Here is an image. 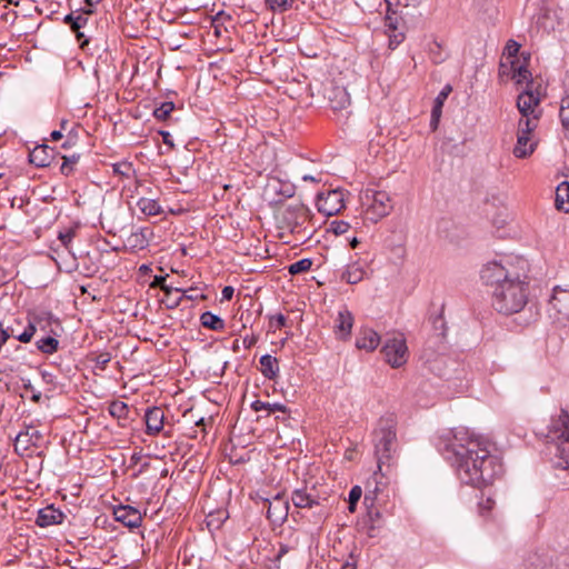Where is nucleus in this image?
<instances>
[{
    "instance_id": "f257e3e1",
    "label": "nucleus",
    "mask_w": 569,
    "mask_h": 569,
    "mask_svg": "<svg viewBox=\"0 0 569 569\" xmlns=\"http://www.w3.org/2000/svg\"><path fill=\"white\" fill-rule=\"evenodd\" d=\"M451 433L446 455L461 482L472 487L487 486L502 473V463L491 453L493 445L487 438L466 427H457Z\"/></svg>"
},
{
    "instance_id": "f03ea898",
    "label": "nucleus",
    "mask_w": 569,
    "mask_h": 569,
    "mask_svg": "<svg viewBox=\"0 0 569 569\" xmlns=\"http://www.w3.org/2000/svg\"><path fill=\"white\" fill-rule=\"evenodd\" d=\"M529 287L519 276L492 290V307L503 315L521 311L528 302Z\"/></svg>"
},
{
    "instance_id": "7ed1b4c3",
    "label": "nucleus",
    "mask_w": 569,
    "mask_h": 569,
    "mask_svg": "<svg viewBox=\"0 0 569 569\" xmlns=\"http://www.w3.org/2000/svg\"><path fill=\"white\" fill-rule=\"evenodd\" d=\"M396 426L397 422L393 416L382 417L373 432L375 455L379 472H382L385 465L389 466L392 453L396 450Z\"/></svg>"
},
{
    "instance_id": "20e7f679",
    "label": "nucleus",
    "mask_w": 569,
    "mask_h": 569,
    "mask_svg": "<svg viewBox=\"0 0 569 569\" xmlns=\"http://www.w3.org/2000/svg\"><path fill=\"white\" fill-rule=\"evenodd\" d=\"M311 218L312 213L307 206L302 203L289 204L281 214V224L292 234L299 236V240H306L313 232V229L307 226Z\"/></svg>"
},
{
    "instance_id": "39448f33",
    "label": "nucleus",
    "mask_w": 569,
    "mask_h": 569,
    "mask_svg": "<svg viewBox=\"0 0 569 569\" xmlns=\"http://www.w3.org/2000/svg\"><path fill=\"white\" fill-rule=\"evenodd\" d=\"M360 201L363 219L372 223L378 222L392 210L391 199L385 191L367 190L360 196Z\"/></svg>"
},
{
    "instance_id": "423d86ee",
    "label": "nucleus",
    "mask_w": 569,
    "mask_h": 569,
    "mask_svg": "<svg viewBox=\"0 0 569 569\" xmlns=\"http://www.w3.org/2000/svg\"><path fill=\"white\" fill-rule=\"evenodd\" d=\"M381 352L385 360L392 368H400L407 363L409 358V351L406 343V339L402 336L387 339L382 346Z\"/></svg>"
},
{
    "instance_id": "0eeeda50",
    "label": "nucleus",
    "mask_w": 569,
    "mask_h": 569,
    "mask_svg": "<svg viewBox=\"0 0 569 569\" xmlns=\"http://www.w3.org/2000/svg\"><path fill=\"white\" fill-rule=\"evenodd\" d=\"M515 278L516 276H513L505 264L496 260L485 264L481 270V279L487 286H491L493 289Z\"/></svg>"
},
{
    "instance_id": "6e6552de",
    "label": "nucleus",
    "mask_w": 569,
    "mask_h": 569,
    "mask_svg": "<svg viewBox=\"0 0 569 569\" xmlns=\"http://www.w3.org/2000/svg\"><path fill=\"white\" fill-rule=\"evenodd\" d=\"M318 211L325 216H335L345 208V194L340 189H335L325 193H319L317 199Z\"/></svg>"
},
{
    "instance_id": "1a4fd4ad",
    "label": "nucleus",
    "mask_w": 569,
    "mask_h": 569,
    "mask_svg": "<svg viewBox=\"0 0 569 569\" xmlns=\"http://www.w3.org/2000/svg\"><path fill=\"white\" fill-rule=\"evenodd\" d=\"M548 311L556 321L569 320V290L555 288Z\"/></svg>"
},
{
    "instance_id": "9d476101",
    "label": "nucleus",
    "mask_w": 569,
    "mask_h": 569,
    "mask_svg": "<svg viewBox=\"0 0 569 569\" xmlns=\"http://www.w3.org/2000/svg\"><path fill=\"white\" fill-rule=\"evenodd\" d=\"M42 435L36 428L29 426L26 430L20 431L14 440V450L19 455H23L31 447H39Z\"/></svg>"
},
{
    "instance_id": "9b49d317",
    "label": "nucleus",
    "mask_w": 569,
    "mask_h": 569,
    "mask_svg": "<svg viewBox=\"0 0 569 569\" xmlns=\"http://www.w3.org/2000/svg\"><path fill=\"white\" fill-rule=\"evenodd\" d=\"M539 103V93H535L529 87L517 99V108L521 116L541 114Z\"/></svg>"
},
{
    "instance_id": "f8f14e48",
    "label": "nucleus",
    "mask_w": 569,
    "mask_h": 569,
    "mask_svg": "<svg viewBox=\"0 0 569 569\" xmlns=\"http://www.w3.org/2000/svg\"><path fill=\"white\" fill-rule=\"evenodd\" d=\"M268 503L267 518L274 523H282L289 512V501L278 493L272 500L266 499Z\"/></svg>"
},
{
    "instance_id": "ddd939ff",
    "label": "nucleus",
    "mask_w": 569,
    "mask_h": 569,
    "mask_svg": "<svg viewBox=\"0 0 569 569\" xmlns=\"http://www.w3.org/2000/svg\"><path fill=\"white\" fill-rule=\"evenodd\" d=\"M326 98L332 110H343L350 106V96L345 87L330 86L326 89Z\"/></svg>"
},
{
    "instance_id": "4468645a",
    "label": "nucleus",
    "mask_w": 569,
    "mask_h": 569,
    "mask_svg": "<svg viewBox=\"0 0 569 569\" xmlns=\"http://www.w3.org/2000/svg\"><path fill=\"white\" fill-rule=\"evenodd\" d=\"M114 519L128 528H138L142 522L140 511L131 506H118L113 510Z\"/></svg>"
},
{
    "instance_id": "2eb2a0df",
    "label": "nucleus",
    "mask_w": 569,
    "mask_h": 569,
    "mask_svg": "<svg viewBox=\"0 0 569 569\" xmlns=\"http://www.w3.org/2000/svg\"><path fill=\"white\" fill-rule=\"evenodd\" d=\"M291 501L296 508L300 509H311L319 506V499L315 495V489H308L307 487L293 490Z\"/></svg>"
},
{
    "instance_id": "dca6fc26",
    "label": "nucleus",
    "mask_w": 569,
    "mask_h": 569,
    "mask_svg": "<svg viewBox=\"0 0 569 569\" xmlns=\"http://www.w3.org/2000/svg\"><path fill=\"white\" fill-rule=\"evenodd\" d=\"M353 327V316L348 309L339 311L335 323V333L341 340H347Z\"/></svg>"
},
{
    "instance_id": "f3484780",
    "label": "nucleus",
    "mask_w": 569,
    "mask_h": 569,
    "mask_svg": "<svg viewBox=\"0 0 569 569\" xmlns=\"http://www.w3.org/2000/svg\"><path fill=\"white\" fill-rule=\"evenodd\" d=\"M147 433L157 435L163 428L164 413L161 408L152 407L146 411L144 415Z\"/></svg>"
},
{
    "instance_id": "a211bd4d",
    "label": "nucleus",
    "mask_w": 569,
    "mask_h": 569,
    "mask_svg": "<svg viewBox=\"0 0 569 569\" xmlns=\"http://www.w3.org/2000/svg\"><path fill=\"white\" fill-rule=\"evenodd\" d=\"M380 342V336L370 328H361L357 339L356 347L366 351H373Z\"/></svg>"
},
{
    "instance_id": "6ab92c4d",
    "label": "nucleus",
    "mask_w": 569,
    "mask_h": 569,
    "mask_svg": "<svg viewBox=\"0 0 569 569\" xmlns=\"http://www.w3.org/2000/svg\"><path fill=\"white\" fill-rule=\"evenodd\" d=\"M63 520V513L54 508L53 506H48L38 511V516L36 519V523L39 527H49L52 525L61 523Z\"/></svg>"
},
{
    "instance_id": "aec40b11",
    "label": "nucleus",
    "mask_w": 569,
    "mask_h": 569,
    "mask_svg": "<svg viewBox=\"0 0 569 569\" xmlns=\"http://www.w3.org/2000/svg\"><path fill=\"white\" fill-rule=\"evenodd\" d=\"M91 13V9H80L76 11L74 33L77 40L80 42L81 49H84V47L89 43V39L84 36V33L81 30L87 27L89 22V16Z\"/></svg>"
},
{
    "instance_id": "412c9836",
    "label": "nucleus",
    "mask_w": 569,
    "mask_h": 569,
    "mask_svg": "<svg viewBox=\"0 0 569 569\" xmlns=\"http://www.w3.org/2000/svg\"><path fill=\"white\" fill-rule=\"evenodd\" d=\"M532 136L517 133V144L513 148V154L517 158L523 159L529 157L533 151L536 143L531 141Z\"/></svg>"
},
{
    "instance_id": "4be33fe9",
    "label": "nucleus",
    "mask_w": 569,
    "mask_h": 569,
    "mask_svg": "<svg viewBox=\"0 0 569 569\" xmlns=\"http://www.w3.org/2000/svg\"><path fill=\"white\" fill-rule=\"evenodd\" d=\"M450 92H451V87L449 84H447L438 93V96L436 97V99L433 101V107L431 110V121H430V126L432 127L433 130H436L438 127V123H439V120H440V117L442 113L443 103L447 100Z\"/></svg>"
},
{
    "instance_id": "5701e85b",
    "label": "nucleus",
    "mask_w": 569,
    "mask_h": 569,
    "mask_svg": "<svg viewBox=\"0 0 569 569\" xmlns=\"http://www.w3.org/2000/svg\"><path fill=\"white\" fill-rule=\"evenodd\" d=\"M260 371L269 380H274L279 375V361L271 355H263L260 358Z\"/></svg>"
},
{
    "instance_id": "b1692460",
    "label": "nucleus",
    "mask_w": 569,
    "mask_h": 569,
    "mask_svg": "<svg viewBox=\"0 0 569 569\" xmlns=\"http://www.w3.org/2000/svg\"><path fill=\"white\" fill-rule=\"evenodd\" d=\"M51 158V150L46 144L36 147L29 154L30 162L37 167L49 166Z\"/></svg>"
},
{
    "instance_id": "393cba45",
    "label": "nucleus",
    "mask_w": 569,
    "mask_h": 569,
    "mask_svg": "<svg viewBox=\"0 0 569 569\" xmlns=\"http://www.w3.org/2000/svg\"><path fill=\"white\" fill-rule=\"evenodd\" d=\"M366 271L360 262L349 263L342 273V279L350 284L359 283L365 278Z\"/></svg>"
},
{
    "instance_id": "a878e982",
    "label": "nucleus",
    "mask_w": 569,
    "mask_h": 569,
    "mask_svg": "<svg viewBox=\"0 0 569 569\" xmlns=\"http://www.w3.org/2000/svg\"><path fill=\"white\" fill-rule=\"evenodd\" d=\"M556 208L563 212H569V182H561L556 190Z\"/></svg>"
},
{
    "instance_id": "bb28decb",
    "label": "nucleus",
    "mask_w": 569,
    "mask_h": 569,
    "mask_svg": "<svg viewBox=\"0 0 569 569\" xmlns=\"http://www.w3.org/2000/svg\"><path fill=\"white\" fill-rule=\"evenodd\" d=\"M200 322L202 327L213 331H222L226 327L224 320L210 311L200 316Z\"/></svg>"
},
{
    "instance_id": "cd10ccee",
    "label": "nucleus",
    "mask_w": 569,
    "mask_h": 569,
    "mask_svg": "<svg viewBox=\"0 0 569 569\" xmlns=\"http://www.w3.org/2000/svg\"><path fill=\"white\" fill-rule=\"evenodd\" d=\"M541 114L521 116L518 123V132L532 136L539 123Z\"/></svg>"
},
{
    "instance_id": "c85d7f7f",
    "label": "nucleus",
    "mask_w": 569,
    "mask_h": 569,
    "mask_svg": "<svg viewBox=\"0 0 569 569\" xmlns=\"http://www.w3.org/2000/svg\"><path fill=\"white\" fill-rule=\"evenodd\" d=\"M137 207L147 216H157L162 212L161 206L153 199L141 198L138 200Z\"/></svg>"
},
{
    "instance_id": "c756f323",
    "label": "nucleus",
    "mask_w": 569,
    "mask_h": 569,
    "mask_svg": "<svg viewBox=\"0 0 569 569\" xmlns=\"http://www.w3.org/2000/svg\"><path fill=\"white\" fill-rule=\"evenodd\" d=\"M251 408L253 411L258 412V411H261V410H266L268 411V416L270 413H273V412H287V407L282 403H278V402H274V403H270V402H264V401H261V400H256L251 403Z\"/></svg>"
},
{
    "instance_id": "7c9ffc66",
    "label": "nucleus",
    "mask_w": 569,
    "mask_h": 569,
    "mask_svg": "<svg viewBox=\"0 0 569 569\" xmlns=\"http://www.w3.org/2000/svg\"><path fill=\"white\" fill-rule=\"evenodd\" d=\"M511 69L513 71V79L518 83L528 82L531 78V72L527 69V67L520 61L515 60L511 62Z\"/></svg>"
},
{
    "instance_id": "2f4dec72",
    "label": "nucleus",
    "mask_w": 569,
    "mask_h": 569,
    "mask_svg": "<svg viewBox=\"0 0 569 569\" xmlns=\"http://www.w3.org/2000/svg\"><path fill=\"white\" fill-rule=\"evenodd\" d=\"M109 413L119 420L127 419L129 413V407L126 402L114 400L109 406Z\"/></svg>"
},
{
    "instance_id": "473e14b6",
    "label": "nucleus",
    "mask_w": 569,
    "mask_h": 569,
    "mask_svg": "<svg viewBox=\"0 0 569 569\" xmlns=\"http://www.w3.org/2000/svg\"><path fill=\"white\" fill-rule=\"evenodd\" d=\"M59 341L53 337H44L37 341V348L47 355H51L58 350Z\"/></svg>"
},
{
    "instance_id": "72a5a7b5",
    "label": "nucleus",
    "mask_w": 569,
    "mask_h": 569,
    "mask_svg": "<svg viewBox=\"0 0 569 569\" xmlns=\"http://www.w3.org/2000/svg\"><path fill=\"white\" fill-rule=\"evenodd\" d=\"M264 3L273 12H284L291 9L293 0H264Z\"/></svg>"
},
{
    "instance_id": "f704fd0d",
    "label": "nucleus",
    "mask_w": 569,
    "mask_h": 569,
    "mask_svg": "<svg viewBox=\"0 0 569 569\" xmlns=\"http://www.w3.org/2000/svg\"><path fill=\"white\" fill-rule=\"evenodd\" d=\"M559 118L565 130L569 132V96L561 99Z\"/></svg>"
},
{
    "instance_id": "c9c22d12",
    "label": "nucleus",
    "mask_w": 569,
    "mask_h": 569,
    "mask_svg": "<svg viewBox=\"0 0 569 569\" xmlns=\"http://www.w3.org/2000/svg\"><path fill=\"white\" fill-rule=\"evenodd\" d=\"M173 110H174V103L167 101V102H163L160 107L154 109L153 116L158 120H166L169 118L170 113Z\"/></svg>"
},
{
    "instance_id": "e433bc0d",
    "label": "nucleus",
    "mask_w": 569,
    "mask_h": 569,
    "mask_svg": "<svg viewBox=\"0 0 569 569\" xmlns=\"http://www.w3.org/2000/svg\"><path fill=\"white\" fill-rule=\"evenodd\" d=\"M311 266H312V261L310 259L305 258L297 262L291 263L289 266L288 270H289V273H291V274H299V273L310 270Z\"/></svg>"
},
{
    "instance_id": "4c0bfd02",
    "label": "nucleus",
    "mask_w": 569,
    "mask_h": 569,
    "mask_svg": "<svg viewBox=\"0 0 569 569\" xmlns=\"http://www.w3.org/2000/svg\"><path fill=\"white\" fill-rule=\"evenodd\" d=\"M128 242L133 248L143 249L148 246V240L142 231L133 232L128 238Z\"/></svg>"
},
{
    "instance_id": "58836bf2",
    "label": "nucleus",
    "mask_w": 569,
    "mask_h": 569,
    "mask_svg": "<svg viewBox=\"0 0 569 569\" xmlns=\"http://www.w3.org/2000/svg\"><path fill=\"white\" fill-rule=\"evenodd\" d=\"M350 229V223L343 220H333L329 224V231L336 236L345 234Z\"/></svg>"
},
{
    "instance_id": "ea45409f",
    "label": "nucleus",
    "mask_w": 569,
    "mask_h": 569,
    "mask_svg": "<svg viewBox=\"0 0 569 569\" xmlns=\"http://www.w3.org/2000/svg\"><path fill=\"white\" fill-rule=\"evenodd\" d=\"M495 505H496L495 499L491 496H487L486 499H481L479 501V505H478L479 513L482 517H489L490 511L493 509Z\"/></svg>"
},
{
    "instance_id": "a19ab883",
    "label": "nucleus",
    "mask_w": 569,
    "mask_h": 569,
    "mask_svg": "<svg viewBox=\"0 0 569 569\" xmlns=\"http://www.w3.org/2000/svg\"><path fill=\"white\" fill-rule=\"evenodd\" d=\"M79 160V156L77 154H72V156H64L63 157V163L61 164V172L66 176L70 174V172L72 171L73 169V164L77 163V161Z\"/></svg>"
},
{
    "instance_id": "79ce46f5",
    "label": "nucleus",
    "mask_w": 569,
    "mask_h": 569,
    "mask_svg": "<svg viewBox=\"0 0 569 569\" xmlns=\"http://www.w3.org/2000/svg\"><path fill=\"white\" fill-rule=\"evenodd\" d=\"M399 17L396 12L387 13L385 18V27L387 28V32H395L398 30Z\"/></svg>"
},
{
    "instance_id": "37998d69",
    "label": "nucleus",
    "mask_w": 569,
    "mask_h": 569,
    "mask_svg": "<svg viewBox=\"0 0 569 569\" xmlns=\"http://www.w3.org/2000/svg\"><path fill=\"white\" fill-rule=\"evenodd\" d=\"M389 36V47L396 48L398 44H400L403 39L405 34L402 32H388Z\"/></svg>"
},
{
    "instance_id": "c03bdc74",
    "label": "nucleus",
    "mask_w": 569,
    "mask_h": 569,
    "mask_svg": "<svg viewBox=\"0 0 569 569\" xmlns=\"http://www.w3.org/2000/svg\"><path fill=\"white\" fill-rule=\"evenodd\" d=\"M362 495V489L360 486H353L349 492L348 502L350 505L358 503Z\"/></svg>"
},
{
    "instance_id": "a18cd8bd",
    "label": "nucleus",
    "mask_w": 569,
    "mask_h": 569,
    "mask_svg": "<svg viewBox=\"0 0 569 569\" xmlns=\"http://www.w3.org/2000/svg\"><path fill=\"white\" fill-rule=\"evenodd\" d=\"M111 356L108 352H103L97 356L96 366L100 369H104L107 365L110 362Z\"/></svg>"
},
{
    "instance_id": "49530a36",
    "label": "nucleus",
    "mask_w": 569,
    "mask_h": 569,
    "mask_svg": "<svg viewBox=\"0 0 569 569\" xmlns=\"http://www.w3.org/2000/svg\"><path fill=\"white\" fill-rule=\"evenodd\" d=\"M519 43L516 42L515 40H509L506 46V50L508 51L509 56H516L517 52L519 51Z\"/></svg>"
},
{
    "instance_id": "de8ad7c7",
    "label": "nucleus",
    "mask_w": 569,
    "mask_h": 569,
    "mask_svg": "<svg viewBox=\"0 0 569 569\" xmlns=\"http://www.w3.org/2000/svg\"><path fill=\"white\" fill-rule=\"evenodd\" d=\"M258 341V337L254 336V335H251V336H246L243 339H242V345L244 347V349H250L252 346H254Z\"/></svg>"
},
{
    "instance_id": "09e8293b",
    "label": "nucleus",
    "mask_w": 569,
    "mask_h": 569,
    "mask_svg": "<svg viewBox=\"0 0 569 569\" xmlns=\"http://www.w3.org/2000/svg\"><path fill=\"white\" fill-rule=\"evenodd\" d=\"M159 134L162 137V141L164 144H167L171 149L174 148V143H173L170 132L161 130V131H159Z\"/></svg>"
},
{
    "instance_id": "8fccbe9b",
    "label": "nucleus",
    "mask_w": 569,
    "mask_h": 569,
    "mask_svg": "<svg viewBox=\"0 0 569 569\" xmlns=\"http://www.w3.org/2000/svg\"><path fill=\"white\" fill-rule=\"evenodd\" d=\"M272 320L276 322L278 329L282 328L287 321L286 317L281 313L276 315Z\"/></svg>"
},
{
    "instance_id": "3c124183",
    "label": "nucleus",
    "mask_w": 569,
    "mask_h": 569,
    "mask_svg": "<svg viewBox=\"0 0 569 569\" xmlns=\"http://www.w3.org/2000/svg\"><path fill=\"white\" fill-rule=\"evenodd\" d=\"M233 292H234V290H233V288H232V287H230V286L224 287V288L222 289V292H221V293H222V299H224V300H231V299H232V297H233Z\"/></svg>"
},
{
    "instance_id": "603ef678",
    "label": "nucleus",
    "mask_w": 569,
    "mask_h": 569,
    "mask_svg": "<svg viewBox=\"0 0 569 569\" xmlns=\"http://www.w3.org/2000/svg\"><path fill=\"white\" fill-rule=\"evenodd\" d=\"M74 20H76V12H71V13L67 14L63 19L64 23L69 24L73 32H74Z\"/></svg>"
},
{
    "instance_id": "864d4df0",
    "label": "nucleus",
    "mask_w": 569,
    "mask_h": 569,
    "mask_svg": "<svg viewBox=\"0 0 569 569\" xmlns=\"http://www.w3.org/2000/svg\"><path fill=\"white\" fill-rule=\"evenodd\" d=\"M288 551H289L288 546H286V545H281V546H280V549H279V551H278V555H277V557H276V561H277V562H279V561H280V559H281V558H282V557H283Z\"/></svg>"
},
{
    "instance_id": "5fc2aeb1",
    "label": "nucleus",
    "mask_w": 569,
    "mask_h": 569,
    "mask_svg": "<svg viewBox=\"0 0 569 569\" xmlns=\"http://www.w3.org/2000/svg\"><path fill=\"white\" fill-rule=\"evenodd\" d=\"M72 233L71 232H67V233H60V240L61 242L64 244V246H68V243L71 241L72 239Z\"/></svg>"
},
{
    "instance_id": "6e6d98bb",
    "label": "nucleus",
    "mask_w": 569,
    "mask_h": 569,
    "mask_svg": "<svg viewBox=\"0 0 569 569\" xmlns=\"http://www.w3.org/2000/svg\"><path fill=\"white\" fill-rule=\"evenodd\" d=\"M164 281H166V278H164V277H162V276H156V277H154V279H153V281H152V284H151V286H153V287H156V286H157V287H160V288H161V287H162V284H164Z\"/></svg>"
},
{
    "instance_id": "4d7b16f0",
    "label": "nucleus",
    "mask_w": 569,
    "mask_h": 569,
    "mask_svg": "<svg viewBox=\"0 0 569 569\" xmlns=\"http://www.w3.org/2000/svg\"><path fill=\"white\" fill-rule=\"evenodd\" d=\"M9 277V273L3 268L0 267V282H7Z\"/></svg>"
},
{
    "instance_id": "13d9d810",
    "label": "nucleus",
    "mask_w": 569,
    "mask_h": 569,
    "mask_svg": "<svg viewBox=\"0 0 569 569\" xmlns=\"http://www.w3.org/2000/svg\"><path fill=\"white\" fill-rule=\"evenodd\" d=\"M161 290H162L167 296H169V295L171 293V291H173V290H176V291H181L180 289H173V288H171V287L167 286L166 283H164V284H162Z\"/></svg>"
},
{
    "instance_id": "bf43d9fd",
    "label": "nucleus",
    "mask_w": 569,
    "mask_h": 569,
    "mask_svg": "<svg viewBox=\"0 0 569 569\" xmlns=\"http://www.w3.org/2000/svg\"><path fill=\"white\" fill-rule=\"evenodd\" d=\"M61 138H62V133H61V131H59V130H54V131H52V132H51V139H52L53 141H58V140H60Z\"/></svg>"
},
{
    "instance_id": "052dcab7",
    "label": "nucleus",
    "mask_w": 569,
    "mask_h": 569,
    "mask_svg": "<svg viewBox=\"0 0 569 569\" xmlns=\"http://www.w3.org/2000/svg\"><path fill=\"white\" fill-rule=\"evenodd\" d=\"M182 298H183V297L181 296V297H179L178 299L172 300V302H171L170 305H168V308H170V309H174V308H177V307L180 305V302H181Z\"/></svg>"
},
{
    "instance_id": "680f3d73",
    "label": "nucleus",
    "mask_w": 569,
    "mask_h": 569,
    "mask_svg": "<svg viewBox=\"0 0 569 569\" xmlns=\"http://www.w3.org/2000/svg\"><path fill=\"white\" fill-rule=\"evenodd\" d=\"M302 180H303V181H311V182H318V181H319V179H317L316 177H313V176H311V174H305V176L302 177Z\"/></svg>"
},
{
    "instance_id": "e2e57ef3",
    "label": "nucleus",
    "mask_w": 569,
    "mask_h": 569,
    "mask_svg": "<svg viewBox=\"0 0 569 569\" xmlns=\"http://www.w3.org/2000/svg\"><path fill=\"white\" fill-rule=\"evenodd\" d=\"M41 397H42L41 392L37 391V392H33V395L31 397V400L34 401V402H39Z\"/></svg>"
},
{
    "instance_id": "0e129e2a",
    "label": "nucleus",
    "mask_w": 569,
    "mask_h": 569,
    "mask_svg": "<svg viewBox=\"0 0 569 569\" xmlns=\"http://www.w3.org/2000/svg\"><path fill=\"white\" fill-rule=\"evenodd\" d=\"M341 569H356L355 563L346 562Z\"/></svg>"
},
{
    "instance_id": "69168bd1",
    "label": "nucleus",
    "mask_w": 569,
    "mask_h": 569,
    "mask_svg": "<svg viewBox=\"0 0 569 569\" xmlns=\"http://www.w3.org/2000/svg\"><path fill=\"white\" fill-rule=\"evenodd\" d=\"M377 476H378V473H377V472H375V475H373V480L376 481V487H375V490H373L375 492L379 491V483H380V482L377 480Z\"/></svg>"
},
{
    "instance_id": "338daca9",
    "label": "nucleus",
    "mask_w": 569,
    "mask_h": 569,
    "mask_svg": "<svg viewBox=\"0 0 569 569\" xmlns=\"http://www.w3.org/2000/svg\"><path fill=\"white\" fill-rule=\"evenodd\" d=\"M358 243H359V241H358V239H357V238H352V240L350 241V246H351V248H353V249H355V248H357Z\"/></svg>"
},
{
    "instance_id": "774afa93",
    "label": "nucleus",
    "mask_w": 569,
    "mask_h": 569,
    "mask_svg": "<svg viewBox=\"0 0 569 569\" xmlns=\"http://www.w3.org/2000/svg\"><path fill=\"white\" fill-rule=\"evenodd\" d=\"M120 167H121V164H114V166H113V171H114V172H118V173H121V174H124V172H123V171H121Z\"/></svg>"
}]
</instances>
